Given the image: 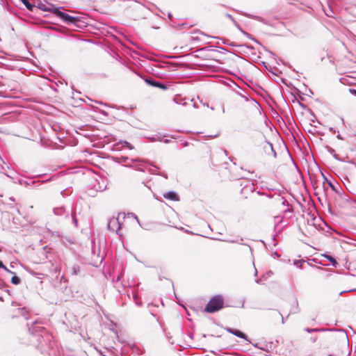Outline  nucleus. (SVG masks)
<instances>
[{
	"mask_svg": "<svg viewBox=\"0 0 356 356\" xmlns=\"http://www.w3.org/2000/svg\"><path fill=\"white\" fill-rule=\"evenodd\" d=\"M38 8L43 11H50L51 13L56 15L58 17H59L63 22H65L67 25L76 26L77 23L81 22L80 18L79 17L71 16L64 12L60 11V8L54 6L48 8L46 6L45 4L41 2L38 4Z\"/></svg>",
	"mask_w": 356,
	"mask_h": 356,
	"instance_id": "nucleus-1",
	"label": "nucleus"
},
{
	"mask_svg": "<svg viewBox=\"0 0 356 356\" xmlns=\"http://www.w3.org/2000/svg\"><path fill=\"white\" fill-rule=\"evenodd\" d=\"M122 162L126 163L127 166L135 168L137 170L143 172H149L151 175H154L156 166L146 163L140 159H129L128 157L122 156L121 159Z\"/></svg>",
	"mask_w": 356,
	"mask_h": 356,
	"instance_id": "nucleus-2",
	"label": "nucleus"
},
{
	"mask_svg": "<svg viewBox=\"0 0 356 356\" xmlns=\"http://www.w3.org/2000/svg\"><path fill=\"white\" fill-rule=\"evenodd\" d=\"M157 99L161 106L165 108V104L172 99V88L170 85H165L157 81Z\"/></svg>",
	"mask_w": 356,
	"mask_h": 356,
	"instance_id": "nucleus-3",
	"label": "nucleus"
},
{
	"mask_svg": "<svg viewBox=\"0 0 356 356\" xmlns=\"http://www.w3.org/2000/svg\"><path fill=\"white\" fill-rule=\"evenodd\" d=\"M224 298L222 295L213 296L204 308V312L210 314L218 312L223 308Z\"/></svg>",
	"mask_w": 356,
	"mask_h": 356,
	"instance_id": "nucleus-4",
	"label": "nucleus"
},
{
	"mask_svg": "<svg viewBox=\"0 0 356 356\" xmlns=\"http://www.w3.org/2000/svg\"><path fill=\"white\" fill-rule=\"evenodd\" d=\"M107 188V181L104 178L97 179L96 183L93 185V188L95 191H104Z\"/></svg>",
	"mask_w": 356,
	"mask_h": 356,
	"instance_id": "nucleus-5",
	"label": "nucleus"
},
{
	"mask_svg": "<svg viewBox=\"0 0 356 356\" xmlns=\"http://www.w3.org/2000/svg\"><path fill=\"white\" fill-rule=\"evenodd\" d=\"M107 227L108 229L118 233V230L120 229V224L118 218L114 217L111 218L108 222Z\"/></svg>",
	"mask_w": 356,
	"mask_h": 356,
	"instance_id": "nucleus-6",
	"label": "nucleus"
},
{
	"mask_svg": "<svg viewBox=\"0 0 356 356\" xmlns=\"http://www.w3.org/2000/svg\"><path fill=\"white\" fill-rule=\"evenodd\" d=\"M225 330L229 333L232 334L234 336H236L239 338L243 339L244 340H245L248 342H250V340L248 339V336L243 332H241L238 330H236V329L231 328V327H226Z\"/></svg>",
	"mask_w": 356,
	"mask_h": 356,
	"instance_id": "nucleus-7",
	"label": "nucleus"
},
{
	"mask_svg": "<svg viewBox=\"0 0 356 356\" xmlns=\"http://www.w3.org/2000/svg\"><path fill=\"white\" fill-rule=\"evenodd\" d=\"M54 213L56 216H65L67 218L69 217V212H67L63 207L54 208Z\"/></svg>",
	"mask_w": 356,
	"mask_h": 356,
	"instance_id": "nucleus-8",
	"label": "nucleus"
},
{
	"mask_svg": "<svg viewBox=\"0 0 356 356\" xmlns=\"http://www.w3.org/2000/svg\"><path fill=\"white\" fill-rule=\"evenodd\" d=\"M262 276L258 279H256L255 282L257 283V284H264V282L266 281L272 274V271L271 270H267L265 273H262Z\"/></svg>",
	"mask_w": 356,
	"mask_h": 356,
	"instance_id": "nucleus-9",
	"label": "nucleus"
},
{
	"mask_svg": "<svg viewBox=\"0 0 356 356\" xmlns=\"http://www.w3.org/2000/svg\"><path fill=\"white\" fill-rule=\"evenodd\" d=\"M145 186L149 188L152 193H153L154 197L155 196V193L154 192V188H155V184L153 181L152 178L147 179L146 181L144 182Z\"/></svg>",
	"mask_w": 356,
	"mask_h": 356,
	"instance_id": "nucleus-10",
	"label": "nucleus"
},
{
	"mask_svg": "<svg viewBox=\"0 0 356 356\" xmlns=\"http://www.w3.org/2000/svg\"><path fill=\"white\" fill-rule=\"evenodd\" d=\"M96 258H93L92 259V266L94 267H98V265H101V264L102 263L103 260H104V255H99V254H97L96 257Z\"/></svg>",
	"mask_w": 356,
	"mask_h": 356,
	"instance_id": "nucleus-11",
	"label": "nucleus"
},
{
	"mask_svg": "<svg viewBox=\"0 0 356 356\" xmlns=\"http://www.w3.org/2000/svg\"><path fill=\"white\" fill-rule=\"evenodd\" d=\"M164 197L171 200H178L177 195L174 192H169L164 195Z\"/></svg>",
	"mask_w": 356,
	"mask_h": 356,
	"instance_id": "nucleus-12",
	"label": "nucleus"
},
{
	"mask_svg": "<svg viewBox=\"0 0 356 356\" xmlns=\"http://www.w3.org/2000/svg\"><path fill=\"white\" fill-rule=\"evenodd\" d=\"M21 1L24 3V5L29 10H33L34 6L29 2V0H21Z\"/></svg>",
	"mask_w": 356,
	"mask_h": 356,
	"instance_id": "nucleus-13",
	"label": "nucleus"
},
{
	"mask_svg": "<svg viewBox=\"0 0 356 356\" xmlns=\"http://www.w3.org/2000/svg\"><path fill=\"white\" fill-rule=\"evenodd\" d=\"M323 257H325V259H327L329 261H330L331 264L332 266H337L338 264L337 260L335 259V258H334L332 256H330V255H323Z\"/></svg>",
	"mask_w": 356,
	"mask_h": 356,
	"instance_id": "nucleus-14",
	"label": "nucleus"
},
{
	"mask_svg": "<svg viewBox=\"0 0 356 356\" xmlns=\"http://www.w3.org/2000/svg\"><path fill=\"white\" fill-rule=\"evenodd\" d=\"M305 331L308 332V333H312V332H323V331H325V329H323V328H309V327H306L305 329Z\"/></svg>",
	"mask_w": 356,
	"mask_h": 356,
	"instance_id": "nucleus-15",
	"label": "nucleus"
},
{
	"mask_svg": "<svg viewBox=\"0 0 356 356\" xmlns=\"http://www.w3.org/2000/svg\"><path fill=\"white\" fill-rule=\"evenodd\" d=\"M145 83L149 86H152L153 87H156V80L152 79V78H147L144 79Z\"/></svg>",
	"mask_w": 356,
	"mask_h": 356,
	"instance_id": "nucleus-16",
	"label": "nucleus"
},
{
	"mask_svg": "<svg viewBox=\"0 0 356 356\" xmlns=\"http://www.w3.org/2000/svg\"><path fill=\"white\" fill-rule=\"evenodd\" d=\"M72 220L76 227H78V220L76 217V214L74 211H72Z\"/></svg>",
	"mask_w": 356,
	"mask_h": 356,
	"instance_id": "nucleus-17",
	"label": "nucleus"
},
{
	"mask_svg": "<svg viewBox=\"0 0 356 356\" xmlns=\"http://www.w3.org/2000/svg\"><path fill=\"white\" fill-rule=\"evenodd\" d=\"M11 282H12L13 284L17 285V284H19V282H20V280H19V278L18 277H17V276H15H15H13V277H12V279H11Z\"/></svg>",
	"mask_w": 356,
	"mask_h": 356,
	"instance_id": "nucleus-18",
	"label": "nucleus"
},
{
	"mask_svg": "<svg viewBox=\"0 0 356 356\" xmlns=\"http://www.w3.org/2000/svg\"><path fill=\"white\" fill-rule=\"evenodd\" d=\"M123 147H127V148H129V149H134V147L131 145V144H130L129 142H127V141H124L123 142Z\"/></svg>",
	"mask_w": 356,
	"mask_h": 356,
	"instance_id": "nucleus-19",
	"label": "nucleus"
},
{
	"mask_svg": "<svg viewBox=\"0 0 356 356\" xmlns=\"http://www.w3.org/2000/svg\"><path fill=\"white\" fill-rule=\"evenodd\" d=\"M264 148H266V149H270L271 151H273V146L269 143H265Z\"/></svg>",
	"mask_w": 356,
	"mask_h": 356,
	"instance_id": "nucleus-20",
	"label": "nucleus"
},
{
	"mask_svg": "<svg viewBox=\"0 0 356 356\" xmlns=\"http://www.w3.org/2000/svg\"><path fill=\"white\" fill-rule=\"evenodd\" d=\"M240 99L241 101H245V102H248V99L247 98H245V97H243V96L240 97Z\"/></svg>",
	"mask_w": 356,
	"mask_h": 356,
	"instance_id": "nucleus-21",
	"label": "nucleus"
},
{
	"mask_svg": "<svg viewBox=\"0 0 356 356\" xmlns=\"http://www.w3.org/2000/svg\"><path fill=\"white\" fill-rule=\"evenodd\" d=\"M350 92L352 94H353V95H356V90H354V89H350Z\"/></svg>",
	"mask_w": 356,
	"mask_h": 356,
	"instance_id": "nucleus-22",
	"label": "nucleus"
},
{
	"mask_svg": "<svg viewBox=\"0 0 356 356\" xmlns=\"http://www.w3.org/2000/svg\"><path fill=\"white\" fill-rule=\"evenodd\" d=\"M254 275L255 276H257L258 273H259V272L258 271V269L257 268H254Z\"/></svg>",
	"mask_w": 356,
	"mask_h": 356,
	"instance_id": "nucleus-23",
	"label": "nucleus"
},
{
	"mask_svg": "<svg viewBox=\"0 0 356 356\" xmlns=\"http://www.w3.org/2000/svg\"><path fill=\"white\" fill-rule=\"evenodd\" d=\"M129 215H131L135 218V219L137 220L138 223L139 224V220H138V218L136 216H135L134 213H129Z\"/></svg>",
	"mask_w": 356,
	"mask_h": 356,
	"instance_id": "nucleus-24",
	"label": "nucleus"
},
{
	"mask_svg": "<svg viewBox=\"0 0 356 356\" xmlns=\"http://www.w3.org/2000/svg\"><path fill=\"white\" fill-rule=\"evenodd\" d=\"M310 341L313 343L316 342V337H311L310 338Z\"/></svg>",
	"mask_w": 356,
	"mask_h": 356,
	"instance_id": "nucleus-25",
	"label": "nucleus"
},
{
	"mask_svg": "<svg viewBox=\"0 0 356 356\" xmlns=\"http://www.w3.org/2000/svg\"><path fill=\"white\" fill-rule=\"evenodd\" d=\"M278 314L282 317V323H284V318L282 317V315L280 312H278Z\"/></svg>",
	"mask_w": 356,
	"mask_h": 356,
	"instance_id": "nucleus-26",
	"label": "nucleus"
},
{
	"mask_svg": "<svg viewBox=\"0 0 356 356\" xmlns=\"http://www.w3.org/2000/svg\"><path fill=\"white\" fill-rule=\"evenodd\" d=\"M0 267H6L1 261H0Z\"/></svg>",
	"mask_w": 356,
	"mask_h": 356,
	"instance_id": "nucleus-27",
	"label": "nucleus"
},
{
	"mask_svg": "<svg viewBox=\"0 0 356 356\" xmlns=\"http://www.w3.org/2000/svg\"><path fill=\"white\" fill-rule=\"evenodd\" d=\"M89 195H91V196H94V195L92 194V192L89 191Z\"/></svg>",
	"mask_w": 356,
	"mask_h": 356,
	"instance_id": "nucleus-28",
	"label": "nucleus"
},
{
	"mask_svg": "<svg viewBox=\"0 0 356 356\" xmlns=\"http://www.w3.org/2000/svg\"><path fill=\"white\" fill-rule=\"evenodd\" d=\"M161 67V65L160 64L157 63V67Z\"/></svg>",
	"mask_w": 356,
	"mask_h": 356,
	"instance_id": "nucleus-29",
	"label": "nucleus"
},
{
	"mask_svg": "<svg viewBox=\"0 0 356 356\" xmlns=\"http://www.w3.org/2000/svg\"><path fill=\"white\" fill-rule=\"evenodd\" d=\"M350 275L353 277H356V275H354V274H350Z\"/></svg>",
	"mask_w": 356,
	"mask_h": 356,
	"instance_id": "nucleus-30",
	"label": "nucleus"
},
{
	"mask_svg": "<svg viewBox=\"0 0 356 356\" xmlns=\"http://www.w3.org/2000/svg\"><path fill=\"white\" fill-rule=\"evenodd\" d=\"M170 285L173 287V284H172V282H170Z\"/></svg>",
	"mask_w": 356,
	"mask_h": 356,
	"instance_id": "nucleus-31",
	"label": "nucleus"
},
{
	"mask_svg": "<svg viewBox=\"0 0 356 356\" xmlns=\"http://www.w3.org/2000/svg\"><path fill=\"white\" fill-rule=\"evenodd\" d=\"M355 291V289H350L348 291Z\"/></svg>",
	"mask_w": 356,
	"mask_h": 356,
	"instance_id": "nucleus-32",
	"label": "nucleus"
}]
</instances>
